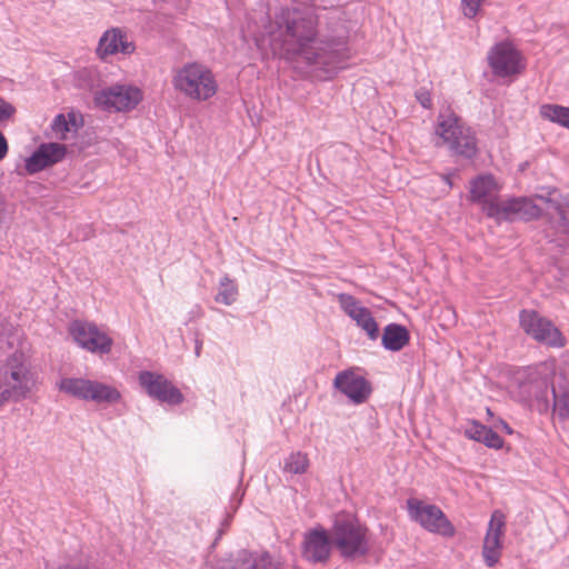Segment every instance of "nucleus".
I'll return each instance as SVG.
<instances>
[{"mask_svg": "<svg viewBox=\"0 0 569 569\" xmlns=\"http://www.w3.org/2000/svg\"><path fill=\"white\" fill-rule=\"evenodd\" d=\"M381 341L386 349L399 351L409 342V332L400 325L390 323L383 329Z\"/></svg>", "mask_w": 569, "mask_h": 569, "instance_id": "obj_19", "label": "nucleus"}, {"mask_svg": "<svg viewBox=\"0 0 569 569\" xmlns=\"http://www.w3.org/2000/svg\"><path fill=\"white\" fill-rule=\"evenodd\" d=\"M78 116L74 112H68L67 114L60 113L54 117L51 123V130L54 137L59 140H66L69 132H74L80 127Z\"/></svg>", "mask_w": 569, "mask_h": 569, "instance_id": "obj_21", "label": "nucleus"}, {"mask_svg": "<svg viewBox=\"0 0 569 569\" xmlns=\"http://www.w3.org/2000/svg\"><path fill=\"white\" fill-rule=\"evenodd\" d=\"M238 297V287L233 280L224 277L220 281L219 290L216 296V301L226 306L232 305Z\"/></svg>", "mask_w": 569, "mask_h": 569, "instance_id": "obj_27", "label": "nucleus"}, {"mask_svg": "<svg viewBox=\"0 0 569 569\" xmlns=\"http://www.w3.org/2000/svg\"><path fill=\"white\" fill-rule=\"evenodd\" d=\"M330 538L343 558L363 557L370 550L369 529L355 517H338L330 530Z\"/></svg>", "mask_w": 569, "mask_h": 569, "instance_id": "obj_3", "label": "nucleus"}, {"mask_svg": "<svg viewBox=\"0 0 569 569\" xmlns=\"http://www.w3.org/2000/svg\"><path fill=\"white\" fill-rule=\"evenodd\" d=\"M407 507L410 518L425 527L427 525V506L425 502L417 498H409Z\"/></svg>", "mask_w": 569, "mask_h": 569, "instance_id": "obj_29", "label": "nucleus"}, {"mask_svg": "<svg viewBox=\"0 0 569 569\" xmlns=\"http://www.w3.org/2000/svg\"><path fill=\"white\" fill-rule=\"evenodd\" d=\"M341 309L360 327L370 340L379 337V327L371 311L361 306L351 295L339 293L337 296Z\"/></svg>", "mask_w": 569, "mask_h": 569, "instance_id": "obj_12", "label": "nucleus"}, {"mask_svg": "<svg viewBox=\"0 0 569 569\" xmlns=\"http://www.w3.org/2000/svg\"><path fill=\"white\" fill-rule=\"evenodd\" d=\"M143 99L140 88L131 84H114L100 90L94 96V103L102 110L127 112L134 109Z\"/></svg>", "mask_w": 569, "mask_h": 569, "instance_id": "obj_7", "label": "nucleus"}, {"mask_svg": "<svg viewBox=\"0 0 569 569\" xmlns=\"http://www.w3.org/2000/svg\"><path fill=\"white\" fill-rule=\"evenodd\" d=\"M171 86L182 98L202 103L213 99L219 90L213 71L200 62H186L171 71Z\"/></svg>", "mask_w": 569, "mask_h": 569, "instance_id": "obj_2", "label": "nucleus"}, {"mask_svg": "<svg viewBox=\"0 0 569 569\" xmlns=\"http://www.w3.org/2000/svg\"><path fill=\"white\" fill-rule=\"evenodd\" d=\"M331 545L332 540L330 541L326 530H311L305 536L302 555L310 562L326 563L331 555Z\"/></svg>", "mask_w": 569, "mask_h": 569, "instance_id": "obj_16", "label": "nucleus"}, {"mask_svg": "<svg viewBox=\"0 0 569 569\" xmlns=\"http://www.w3.org/2000/svg\"><path fill=\"white\" fill-rule=\"evenodd\" d=\"M333 385L355 403L365 402L371 393L370 383L353 370L339 372Z\"/></svg>", "mask_w": 569, "mask_h": 569, "instance_id": "obj_15", "label": "nucleus"}, {"mask_svg": "<svg viewBox=\"0 0 569 569\" xmlns=\"http://www.w3.org/2000/svg\"><path fill=\"white\" fill-rule=\"evenodd\" d=\"M541 209L533 202L532 199L521 198V206L519 210V219L531 220L538 218Z\"/></svg>", "mask_w": 569, "mask_h": 569, "instance_id": "obj_30", "label": "nucleus"}, {"mask_svg": "<svg viewBox=\"0 0 569 569\" xmlns=\"http://www.w3.org/2000/svg\"><path fill=\"white\" fill-rule=\"evenodd\" d=\"M66 156L67 147L64 144L58 142L41 143L37 150L26 159V172L28 174H36L61 162Z\"/></svg>", "mask_w": 569, "mask_h": 569, "instance_id": "obj_13", "label": "nucleus"}, {"mask_svg": "<svg viewBox=\"0 0 569 569\" xmlns=\"http://www.w3.org/2000/svg\"><path fill=\"white\" fill-rule=\"evenodd\" d=\"M12 401V398L7 393V391L0 385V408H2L8 402Z\"/></svg>", "mask_w": 569, "mask_h": 569, "instance_id": "obj_35", "label": "nucleus"}, {"mask_svg": "<svg viewBox=\"0 0 569 569\" xmlns=\"http://www.w3.org/2000/svg\"><path fill=\"white\" fill-rule=\"evenodd\" d=\"M553 208H555V210L558 212V214H559L560 219H561V220H566L565 211L561 209V207H559V206H555Z\"/></svg>", "mask_w": 569, "mask_h": 569, "instance_id": "obj_39", "label": "nucleus"}, {"mask_svg": "<svg viewBox=\"0 0 569 569\" xmlns=\"http://www.w3.org/2000/svg\"><path fill=\"white\" fill-rule=\"evenodd\" d=\"M429 532L442 537H452L456 532L453 525L446 515L435 506H429Z\"/></svg>", "mask_w": 569, "mask_h": 569, "instance_id": "obj_23", "label": "nucleus"}, {"mask_svg": "<svg viewBox=\"0 0 569 569\" xmlns=\"http://www.w3.org/2000/svg\"><path fill=\"white\" fill-rule=\"evenodd\" d=\"M540 116L551 122L569 129V108L559 104H542Z\"/></svg>", "mask_w": 569, "mask_h": 569, "instance_id": "obj_25", "label": "nucleus"}, {"mask_svg": "<svg viewBox=\"0 0 569 569\" xmlns=\"http://www.w3.org/2000/svg\"><path fill=\"white\" fill-rule=\"evenodd\" d=\"M309 468V458L307 453L293 452L284 461L283 470L289 473H305Z\"/></svg>", "mask_w": 569, "mask_h": 569, "instance_id": "obj_28", "label": "nucleus"}, {"mask_svg": "<svg viewBox=\"0 0 569 569\" xmlns=\"http://www.w3.org/2000/svg\"><path fill=\"white\" fill-rule=\"evenodd\" d=\"M463 433L467 438L482 442L489 448L501 449L503 447V439L497 432L476 420L466 426Z\"/></svg>", "mask_w": 569, "mask_h": 569, "instance_id": "obj_18", "label": "nucleus"}, {"mask_svg": "<svg viewBox=\"0 0 569 569\" xmlns=\"http://www.w3.org/2000/svg\"><path fill=\"white\" fill-rule=\"evenodd\" d=\"M497 427H500L506 433L512 435L513 430L512 428L503 420H499Z\"/></svg>", "mask_w": 569, "mask_h": 569, "instance_id": "obj_37", "label": "nucleus"}, {"mask_svg": "<svg viewBox=\"0 0 569 569\" xmlns=\"http://www.w3.org/2000/svg\"><path fill=\"white\" fill-rule=\"evenodd\" d=\"M520 328L533 340L552 348L566 346V338L560 330L547 318L535 310H521L519 313Z\"/></svg>", "mask_w": 569, "mask_h": 569, "instance_id": "obj_6", "label": "nucleus"}, {"mask_svg": "<svg viewBox=\"0 0 569 569\" xmlns=\"http://www.w3.org/2000/svg\"><path fill=\"white\" fill-rule=\"evenodd\" d=\"M488 63L493 74L501 78L517 76L526 67L521 53L509 42L492 47L488 53Z\"/></svg>", "mask_w": 569, "mask_h": 569, "instance_id": "obj_8", "label": "nucleus"}, {"mask_svg": "<svg viewBox=\"0 0 569 569\" xmlns=\"http://www.w3.org/2000/svg\"><path fill=\"white\" fill-rule=\"evenodd\" d=\"M73 340L90 352L108 353L112 347V339L101 331L94 323L76 320L69 327Z\"/></svg>", "mask_w": 569, "mask_h": 569, "instance_id": "obj_9", "label": "nucleus"}, {"mask_svg": "<svg viewBox=\"0 0 569 569\" xmlns=\"http://www.w3.org/2000/svg\"><path fill=\"white\" fill-rule=\"evenodd\" d=\"M134 47L131 42H128L126 34L118 29H111L104 32L101 37L98 46V53L103 58L109 54L131 53Z\"/></svg>", "mask_w": 569, "mask_h": 569, "instance_id": "obj_17", "label": "nucleus"}, {"mask_svg": "<svg viewBox=\"0 0 569 569\" xmlns=\"http://www.w3.org/2000/svg\"><path fill=\"white\" fill-rule=\"evenodd\" d=\"M521 198H511L507 200H497L495 206L489 207L488 217L500 220H512L519 218Z\"/></svg>", "mask_w": 569, "mask_h": 569, "instance_id": "obj_20", "label": "nucleus"}, {"mask_svg": "<svg viewBox=\"0 0 569 569\" xmlns=\"http://www.w3.org/2000/svg\"><path fill=\"white\" fill-rule=\"evenodd\" d=\"M545 201H546V203H547V204H549V206H550V207H547V210H550V208L555 209V208H553V207H555V204H553L551 201H549V200H545Z\"/></svg>", "mask_w": 569, "mask_h": 569, "instance_id": "obj_40", "label": "nucleus"}, {"mask_svg": "<svg viewBox=\"0 0 569 569\" xmlns=\"http://www.w3.org/2000/svg\"><path fill=\"white\" fill-rule=\"evenodd\" d=\"M16 108L3 99H0V122L7 121L13 117Z\"/></svg>", "mask_w": 569, "mask_h": 569, "instance_id": "obj_32", "label": "nucleus"}, {"mask_svg": "<svg viewBox=\"0 0 569 569\" xmlns=\"http://www.w3.org/2000/svg\"><path fill=\"white\" fill-rule=\"evenodd\" d=\"M56 569H91L87 563L83 562H67L58 566Z\"/></svg>", "mask_w": 569, "mask_h": 569, "instance_id": "obj_33", "label": "nucleus"}, {"mask_svg": "<svg viewBox=\"0 0 569 569\" xmlns=\"http://www.w3.org/2000/svg\"><path fill=\"white\" fill-rule=\"evenodd\" d=\"M0 385L12 401L23 400L37 389L38 376L22 352H14L0 367Z\"/></svg>", "mask_w": 569, "mask_h": 569, "instance_id": "obj_4", "label": "nucleus"}, {"mask_svg": "<svg viewBox=\"0 0 569 569\" xmlns=\"http://www.w3.org/2000/svg\"><path fill=\"white\" fill-rule=\"evenodd\" d=\"M486 0H461V11L465 17L472 19L479 12Z\"/></svg>", "mask_w": 569, "mask_h": 569, "instance_id": "obj_31", "label": "nucleus"}, {"mask_svg": "<svg viewBox=\"0 0 569 569\" xmlns=\"http://www.w3.org/2000/svg\"><path fill=\"white\" fill-rule=\"evenodd\" d=\"M506 531V515L501 510L491 513L482 545V557L487 566L493 567L502 553V537Z\"/></svg>", "mask_w": 569, "mask_h": 569, "instance_id": "obj_10", "label": "nucleus"}, {"mask_svg": "<svg viewBox=\"0 0 569 569\" xmlns=\"http://www.w3.org/2000/svg\"><path fill=\"white\" fill-rule=\"evenodd\" d=\"M436 134L458 154L471 158L477 152L473 131L450 107L441 110L436 126Z\"/></svg>", "mask_w": 569, "mask_h": 569, "instance_id": "obj_5", "label": "nucleus"}, {"mask_svg": "<svg viewBox=\"0 0 569 569\" xmlns=\"http://www.w3.org/2000/svg\"><path fill=\"white\" fill-rule=\"evenodd\" d=\"M487 413H488L489 416H492V412H491V410H490L489 408L487 409Z\"/></svg>", "mask_w": 569, "mask_h": 569, "instance_id": "obj_41", "label": "nucleus"}, {"mask_svg": "<svg viewBox=\"0 0 569 569\" xmlns=\"http://www.w3.org/2000/svg\"><path fill=\"white\" fill-rule=\"evenodd\" d=\"M91 381L84 378H63L59 381L58 388L69 396L86 401L89 388H91Z\"/></svg>", "mask_w": 569, "mask_h": 569, "instance_id": "obj_24", "label": "nucleus"}, {"mask_svg": "<svg viewBox=\"0 0 569 569\" xmlns=\"http://www.w3.org/2000/svg\"><path fill=\"white\" fill-rule=\"evenodd\" d=\"M243 569H280V565L272 561L268 552L250 553L243 560Z\"/></svg>", "mask_w": 569, "mask_h": 569, "instance_id": "obj_26", "label": "nucleus"}, {"mask_svg": "<svg viewBox=\"0 0 569 569\" xmlns=\"http://www.w3.org/2000/svg\"><path fill=\"white\" fill-rule=\"evenodd\" d=\"M501 184L492 174H480L469 182V199L481 207V210L488 214L489 207L495 206Z\"/></svg>", "mask_w": 569, "mask_h": 569, "instance_id": "obj_14", "label": "nucleus"}, {"mask_svg": "<svg viewBox=\"0 0 569 569\" xmlns=\"http://www.w3.org/2000/svg\"><path fill=\"white\" fill-rule=\"evenodd\" d=\"M566 415L569 416V391L558 401Z\"/></svg>", "mask_w": 569, "mask_h": 569, "instance_id": "obj_36", "label": "nucleus"}, {"mask_svg": "<svg viewBox=\"0 0 569 569\" xmlns=\"http://www.w3.org/2000/svg\"><path fill=\"white\" fill-rule=\"evenodd\" d=\"M277 23L284 27L287 42L295 44L298 54L309 63L329 64L333 61V51L329 44L317 39V21L297 9L282 10Z\"/></svg>", "mask_w": 569, "mask_h": 569, "instance_id": "obj_1", "label": "nucleus"}, {"mask_svg": "<svg viewBox=\"0 0 569 569\" xmlns=\"http://www.w3.org/2000/svg\"><path fill=\"white\" fill-rule=\"evenodd\" d=\"M139 382L147 393L169 405L182 402L183 396L166 377L150 371H142L139 375Z\"/></svg>", "mask_w": 569, "mask_h": 569, "instance_id": "obj_11", "label": "nucleus"}, {"mask_svg": "<svg viewBox=\"0 0 569 569\" xmlns=\"http://www.w3.org/2000/svg\"><path fill=\"white\" fill-rule=\"evenodd\" d=\"M88 399L86 401H93L97 403H113L120 400V392L112 386L102 383L97 380L91 381V388H89Z\"/></svg>", "mask_w": 569, "mask_h": 569, "instance_id": "obj_22", "label": "nucleus"}, {"mask_svg": "<svg viewBox=\"0 0 569 569\" xmlns=\"http://www.w3.org/2000/svg\"><path fill=\"white\" fill-rule=\"evenodd\" d=\"M9 151L8 140L4 134L0 131V161L3 160Z\"/></svg>", "mask_w": 569, "mask_h": 569, "instance_id": "obj_34", "label": "nucleus"}, {"mask_svg": "<svg viewBox=\"0 0 569 569\" xmlns=\"http://www.w3.org/2000/svg\"><path fill=\"white\" fill-rule=\"evenodd\" d=\"M7 213V203L0 199V226L2 224Z\"/></svg>", "mask_w": 569, "mask_h": 569, "instance_id": "obj_38", "label": "nucleus"}]
</instances>
